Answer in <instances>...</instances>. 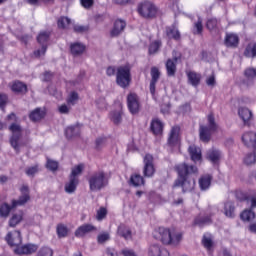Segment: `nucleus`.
I'll return each instance as SVG.
<instances>
[{
    "label": "nucleus",
    "mask_w": 256,
    "mask_h": 256,
    "mask_svg": "<svg viewBox=\"0 0 256 256\" xmlns=\"http://www.w3.org/2000/svg\"><path fill=\"white\" fill-rule=\"evenodd\" d=\"M178 178L174 181L173 188L182 187V193H189L195 189V180L189 179L191 175H197L199 169L195 165L181 163L174 167Z\"/></svg>",
    "instance_id": "f257e3e1"
},
{
    "label": "nucleus",
    "mask_w": 256,
    "mask_h": 256,
    "mask_svg": "<svg viewBox=\"0 0 256 256\" xmlns=\"http://www.w3.org/2000/svg\"><path fill=\"white\" fill-rule=\"evenodd\" d=\"M90 191H101L109 185L107 173L103 170L94 172L88 179Z\"/></svg>",
    "instance_id": "f03ea898"
},
{
    "label": "nucleus",
    "mask_w": 256,
    "mask_h": 256,
    "mask_svg": "<svg viewBox=\"0 0 256 256\" xmlns=\"http://www.w3.org/2000/svg\"><path fill=\"white\" fill-rule=\"evenodd\" d=\"M116 83L122 89H127L131 85V68L129 66H120L117 68Z\"/></svg>",
    "instance_id": "7ed1b4c3"
},
{
    "label": "nucleus",
    "mask_w": 256,
    "mask_h": 256,
    "mask_svg": "<svg viewBox=\"0 0 256 256\" xmlns=\"http://www.w3.org/2000/svg\"><path fill=\"white\" fill-rule=\"evenodd\" d=\"M137 11L143 19H155L157 17V6L151 1H144L138 4Z\"/></svg>",
    "instance_id": "20e7f679"
},
{
    "label": "nucleus",
    "mask_w": 256,
    "mask_h": 256,
    "mask_svg": "<svg viewBox=\"0 0 256 256\" xmlns=\"http://www.w3.org/2000/svg\"><path fill=\"white\" fill-rule=\"evenodd\" d=\"M9 131L12 133V136L10 137V145L14 151L19 154L21 152L19 141H21V133L23 129L21 128V125L13 123L9 126Z\"/></svg>",
    "instance_id": "39448f33"
},
{
    "label": "nucleus",
    "mask_w": 256,
    "mask_h": 256,
    "mask_svg": "<svg viewBox=\"0 0 256 256\" xmlns=\"http://www.w3.org/2000/svg\"><path fill=\"white\" fill-rule=\"evenodd\" d=\"M51 37V32L42 31L37 36V42L41 45V48L34 51L35 57H41L47 53V43H49V38Z\"/></svg>",
    "instance_id": "423d86ee"
},
{
    "label": "nucleus",
    "mask_w": 256,
    "mask_h": 256,
    "mask_svg": "<svg viewBox=\"0 0 256 256\" xmlns=\"http://www.w3.org/2000/svg\"><path fill=\"white\" fill-rule=\"evenodd\" d=\"M154 237L158 241H161L163 245H171L173 242V233H171V230L165 227H159L154 232Z\"/></svg>",
    "instance_id": "0eeeda50"
},
{
    "label": "nucleus",
    "mask_w": 256,
    "mask_h": 256,
    "mask_svg": "<svg viewBox=\"0 0 256 256\" xmlns=\"http://www.w3.org/2000/svg\"><path fill=\"white\" fill-rule=\"evenodd\" d=\"M143 175L144 177H153L155 175V159L153 155L146 154L143 159Z\"/></svg>",
    "instance_id": "6e6552de"
},
{
    "label": "nucleus",
    "mask_w": 256,
    "mask_h": 256,
    "mask_svg": "<svg viewBox=\"0 0 256 256\" xmlns=\"http://www.w3.org/2000/svg\"><path fill=\"white\" fill-rule=\"evenodd\" d=\"M21 195L17 200H12V207H23L26 203L31 201V194L29 192V186L23 185L20 188Z\"/></svg>",
    "instance_id": "1a4fd4ad"
},
{
    "label": "nucleus",
    "mask_w": 256,
    "mask_h": 256,
    "mask_svg": "<svg viewBox=\"0 0 256 256\" xmlns=\"http://www.w3.org/2000/svg\"><path fill=\"white\" fill-rule=\"evenodd\" d=\"M127 106L131 115H137L141 110V104L139 103V96L135 93H130L127 96Z\"/></svg>",
    "instance_id": "9d476101"
},
{
    "label": "nucleus",
    "mask_w": 256,
    "mask_h": 256,
    "mask_svg": "<svg viewBox=\"0 0 256 256\" xmlns=\"http://www.w3.org/2000/svg\"><path fill=\"white\" fill-rule=\"evenodd\" d=\"M5 241L10 247H19L23 243V237H21V231L15 230L14 232H8L5 236Z\"/></svg>",
    "instance_id": "9b49d317"
},
{
    "label": "nucleus",
    "mask_w": 256,
    "mask_h": 256,
    "mask_svg": "<svg viewBox=\"0 0 256 256\" xmlns=\"http://www.w3.org/2000/svg\"><path fill=\"white\" fill-rule=\"evenodd\" d=\"M39 249L37 244H25L14 249L16 255H33Z\"/></svg>",
    "instance_id": "f8f14e48"
},
{
    "label": "nucleus",
    "mask_w": 256,
    "mask_h": 256,
    "mask_svg": "<svg viewBox=\"0 0 256 256\" xmlns=\"http://www.w3.org/2000/svg\"><path fill=\"white\" fill-rule=\"evenodd\" d=\"M127 22L123 19H116L110 31V37H119L125 31Z\"/></svg>",
    "instance_id": "ddd939ff"
},
{
    "label": "nucleus",
    "mask_w": 256,
    "mask_h": 256,
    "mask_svg": "<svg viewBox=\"0 0 256 256\" xmlns=\"http://www.w3.org/2000/svg\"><path fill=\"white\" fill-rule=\"evenodd\" d=\"M177 61H179V57L174 56L173 58H169L166 63V73L167 77H175L177 74Z\"/></svg>",
    "instance_id": "4468645a"
},
{
    "label": "nucleus",
    "mask_w": 256,
    "mask_h": 256,
    "mask_svg": "<svg viewBox=\"0 0 256 256\" xmlns=\"http://www.w3.org/2000/svg\"><path fill=\"white\" fill-rule=\"evenodd\" d=\"M165 33L168 39H173L174 41H181V32H179L177 24L166 26Z\"/></svg>",
    "instance_id": "2eb2a0df"
},
{
    "label": "nucleus",
    "mask_w": 256,
    "mask_h": 256,
    "mask_svg": "<svg viewBox=\"0 0 256 256\" xmlns=\"http://www.w3.org/2000/svg\"><path fill=\"white\" fill-rule=\"evenodd\" d=\"M181 128L179 126H174L170 130V134L168 137V145L170 147H175V145H179V133Z\"/></svg>",
    "instance_id": "dca6fc26"
},
{
    "label": "nucleus",
    "mask_w": 256,
    "mask_h": 256,
    "mask_svg": "<svg viewBox=\"0 0 256 256\" xmlns=\"http://www.w3.org/2000/svg\"><path fill=\"white\" fill-rule=\"evenodd\" d=\"M213 133H215V130L207 126L200 125L199 137L200 141H202L203 143H209V141H211V135H213Z\"/></svg>",
    "instance_id": "f3484780"
},
{
    "label": "nucleus",
    "mask_w": 256,
    "mask_h": 256,
    "mask_svg": "<svg viewBox=\"0 0 256 256\" xmlns=\"http://www.w3.org/2000/svg\"><path fill=\"white\" fill-rule=\"evenodd\" d=\"M11 89L16 95H27L29 92L27 84L19 80H16L12 83Z\"/></svg>",
    "instance_id": "a211bd4d"
},
{
    "label": "nucleus",
    "mask_w": 256,
    "mask_h": 256,
    "mask_svg": "<svg viewBox=\"0 0 256 256\" xmlns=\"http://www.w3.org/2000/svg\"><path fill=\"white\" fill-rule=\"evenodd\" d=\"M45 115H47L45 109L36 108L29 113V119L32 123H39V121L45 119Z\"/></svg>",
    "instance_id": "6ab92c4d"
},
{
    "label": "nucleus",
    "mask_w": 256,
    "mask_h": 256,
    "mask_svg": "<svg viewBox=\"0 0 256 256\" xmlns=\"http://www.w3.org/2000/svg\"><path fill=\"white\" fill-rule=\"evenodd\" d=\"M87 47L81 42H74L70 44V53L73 57H81L85 53Z\"/></svg>",
    "instance_id": "aec40b11"
},
{
    "label": "nucleus",
    "mask_w": 256,
    "mask_h": 256,
    "mask_svg": "<svg viewBox=\"0 0 256 256\" xmlns=\"http://www.w3.org/2000/svg\"><path fill=\"white\" fill-rule=\"evenodd\" d=\"M242 141L246 147H252L256 150V133L255 132H246L242 135Z\"/></svg>",
    "instance_id": "412c9836"
},
{
    "label": "nucleus",
    "mask_w": 256,
    "mask_h": 256,
    "mask_svg": "<svg viewBox=\"0 0 256 256\" xmlns=\"http://www.w3.org/2000/svg\"><path fill=\"white\" fill-rule=\"evenodd\" d=\"M117 233L119 237H122L126 241L133 239V232L131 231V228L125 224H120L118 226Z\"/></svg>",
    "instance_id": "4be33fe9"
},
{
    "label": "nucleus",
    "mask_w": 256,
    "mask_h": 256,
    "mask_svg": "<svg viewBox=\"0 0 256 256\" xmlns=\"http://www.w3.org/2000/svg\"><path fill=\"white\" fill-rule=\"evenodd\" d=\"M148 253L150 256H169V251L167 249L161 248L159 244H152Z\"/></svg>",
    "instance_id": "5701e85b"
},
{
    "label": "nucleus",
    "mask_w": 256,
    "mask_h": 256,
    "mask_svg": "<svg viewBox=\"0 0 256 256\" xmlns=\"http://www.w3.org/2000/svg\"><path fill=\"white\" fill-rule=\"evenodd\" d=\"M163 122L159 118H155L150 123V130L153 135H163Z\"/></svg>",
    "instance_id": "b1692460"
},
{
    "label": "nucleus",
    "mask_w": 256,
    "mask_h": 256,
    "mask_svg": "<svg viewBox=\"0 0 256 256\" xmlns=\"http://www.w3.org/2000/svg\"><path fill=\"white\" fill-rule=\"evenodd\" d=\"M211 217H213L212 213H210L209 216H197L194 219L193 225L197 227H205V225H211V223H213Z\"/></svg>",
    "instance_id": "393cba45"
},
{
    "label": "nucleus",
    "mask_w": 256,
    "mask_h": 256,
    "mask_svg": "<svg viewBox=\"0 0 256 256\" xmlns=\"http://www.w3.org/2000/svg\"><path fill=\"white\" fill-rule=\"evenodd\" d=\"M92 231H96L95 226L91 224H84L77 228L75 231V237H85L87 233H91Z\"/></svg>",
    "instance_id": "a878e982"
},
{
    "label": "nucleus",
    "mask_w": 256,
    "mask_h": 256,
    "mask_svg": "<svg viewBox=\"0 0 256 256\" xmlns=\"http://www.w3.org/2000/svg\"><path fill=\"white\" fill-rule=\"evenodd\" d=\"M188 153L190 155L191 161L194 163H197V161H201L202 155H201V149L198 148L195 145L189 146Z\"/></svg>",
    "instance_id": "bb28decb"
},
{
    "label": "nucleus",
    "mask_w": 256,
    "mask_h": 256,
    "mask_svg": "<svg viewBox=\"0 0 256 256\" xmlns=\"http://www.w3.org/2000/svg\"><path fill=\"white\" fill-rule=\"evenodd\" d=\"M187 78H188V83L192 85V87H199L201 84V74L194 72V71H189L187 72Z\"/></svg>",
    "instance_id": "cd10ccee"
},
{
    "label": "nucleus",
    "mask_w": 256,
    "mask_h": 256,
    "mask_svg": "<svg viewBox=\"0 0 256 256\" xmlns=\"http://www.w3.org/2000/svg\"><path fill=\"white\" fill-rule=\"evenodd\" d=\"M224 45L235 49L239 45V36L236 34H226Z\"/></svg>",
    "instance_id": "c85d7f7f"
},
{
    "label": "nucleus",
    "mask_w": 256,
    "mask_h": 256,
    "mask_svg": "<svg viewBox=\"0 0 256 256\" xmlns=\"http://www.w3.org/2000/svg\"><path fill=\"white\" fill-rule=\"evenodd\" d=\"M238 115L242 118L244 125H249V121L253 119V112L248 108H239Z\"/></svg>",
    "instance_id": "c756f323"
},
{
    "label": "nucleus",
    "mask_w": 256,
    "mask_h": 256,
    "mask_svg": "<svg viewBox=\"0 0 256 256\" xmlns=\"http://www.w3.org/2000/svg\"><path fill=\"white\" fill-rule=\"evenodd\" d=\"M77 185H79V179L69 177V181L64 186L65 192L69 194L75 193Z\"/></svg>",
    "instance_id": "7c9ffc66"
},
{
    "label": "nucleus",
    "mask_w": 256,
    "mask_h": 256,
    "mask_svg": "<svg viewBox=\"0 0 256 256\" xmlns=\"http://www.w3.org/2000/svg\"><path fill=\"white\" fill-rule=\"evenodd\" d=\"M207 159H209L214 165H217V163L221 161V152L217 149H211L208 151Z\"/></svg>",
    "instance_id": "2f4dec72"
},
{
    "label": "nucleus",
    "mask_w": 256,
    "mask_h": 256,
    "mask_svg": "<svg viewBox=\"0 0 256 256\" xmlns=\"http://www.w3.org/2000/svg\"><path fill=\"white\" fill-rule=\"evenodd\" d=\"M81 133V128L79 126H70L65 130V135L68 139H73V137H79Z\"/></svg>",
    "instance_id": "473e14b6"
},
{
    "label": "nucleus",
    "mask_w": 256,
    "mask_h": 256,
    "mask_svg": "<svg viewBox=\"0 0 256 256\" xmlns=\"http://www.w3.org/2000/svg\"><path fill=\"white\" fill-rule=\"evenodd\" d=\"M212 179H213V177H211V175L202 176L199 179V186H200L201 191H207V189H209V187H211Z\"/></svg>",
    "instance_id": "72a5a7b5"
},
{
    "label": "nucleus",
    "mask_w": 256,
    "mask_h": 256,
    "mask_svg": "<svg viewBox=\"0 0 256 256\" xmlns=\"http://www.w3.org/2000/svg\"><path fill=\"white\" fill-rule=\"evenodd\" d=\"M130 185L133 187H141V185H145V179L141 174H133L130 177Z\"/></svg>",
    "instance_id": "f704fd0d"
},
{
    "label": "nucleus",
    "mask_w": 256,
    "mask_h": 256,
    "mask_svg": "<svg viewBox=\"0 0 256 256\" xmlns=\"http://www.w3.org/2000/svg\"><path fill=\"white\" fill-rule=\"evenodd\" d=\"M255 217H256L255 211H253L252 209H246L240 214V219L248 223H251V221H254Z\"/></svg>",
    "instance_id": "c9c22d12"
},
{
    "label": "nucleus",
    "mask_w": 256,
    "mask_h": 256,
    "mask_svg": "<svg viewBox=\"0 0 256 256\" xmlns=\"http://www.w3.org/2000/svg\"><path fill=\"white\" fill-rule=\"evenodd\" d=\"M85 169V164H78L72 168L69 175L71 179H79L80 175H83V170Z\"/></svg>",
    "instance_id": "e433bc0d"
},
{
    "label": "nucleus",
    "mask_w": 256,
    "mask_h": 256,
    "mask_svg": "<svg viewBox=\"0 0 256 256\" xmlns=\"http://www.w3.org/2000/svg\"><path fill=\"white\" fill-rule=\"evenodd\" d=\"M16 207H13V204L11 206L8 203H3L0 205V217H3L4 219H7L9 217V214L13 209Z\"/></svg>",
    "instance_id": "4c0bfd02"
},
{
    "label": "nucleus",
    "mask_w": 256,
    "mask_h": 256,
    "mask_svg": "<svg viewBox=\"0 0 256 256\" xmlns=\"http://www.w3.org/2000/svg\"><path fill=\"white\" fill-rule=\"evenodd\" d=\"M224 215L233 219L235 217V204L233 202H226L224 204Z\"/></svg>",
    "instance_id": "58836bf2"
},
{
    "label": "nucleus",
    "mask_w": 256,
    "mask_h": 256,
    "mask_svg": "<svg viewBox=\"0 0 256 256\" xmlns=\"http://www.w3.org/2000/svg\"><path fill=\"white\" fill-rule=\"evenodd\" d=\"M71 25V20L67 16H61L57 20L58 29H69Z\"/></svg>",
    "instance_id": "ea45409f"
},
{
    "label": "nucleus",
    "mask_w": 256,
    "mask_h": 256,
    "mask_svg": "<svg viewBox=\"0 0 256 256\" xmlns=\"http://www.w3.org/2000/svg\"><path fill=\"white\" fill-rule=\"evenodd\" d=\"M202 245L205 247V249H210L213 248V236L211 234H204L202 238Z\"/></svg>",
    "instance_id": "a19ab883"
},
{
    "label": "nucleus",
    "mask_w": 256,
    "mask_h": 256,
    "mask_svg": "<svg viewBox=\"0 0 256 256\" xmlns=\"http://www.w3.org/2000/svg\"><path fill=\"white\" fill-rule=\"evenodd\" d=\"M206 29L217 31L219 29V20L217 18H209L206 22Z\"/></svg>",
    "instance_id": "79ce46f5"
},
{
    "label": "nucleus",
    "mask_w": 256,
    "mask_h": 256,
    "mask_svg": "<svg viewBox=\"0 0 256 256\" xmlns=\"http://www.w3.org/2000/svg\"><path fill=\"white\" fill-rule=\"evenodd\" d=\"M23 221L22 214H14L9 220V227H17Z\"/></svg>",
    "instance_id": "37998d69"
},
{
    "label": "nucleus",
    "mask_w": 256,
    "mask_h": 256,
    "mask_svg": "<svg viewBox=\"0 0 256 256\" xmlns=\"http://www.w3.org/2000/svg\"><path fill=\"white\" fill-rule=\"evenodd\" d=\"M36 256H53V249L49 246L41 247Z\"/></svg>",
    "instance_id": "c03bdc74"
},
{
    "label": "nucleus",
    "mask_w": 256,
    "mask_h": 256,
    "mask_svg": "<svg viewBox=\"0 0 256 256\" xmlns=\"http://www.w3.org/2000/svg\"><path fill=\"white\" fill-rule=\"evenodd\" d=\"M245 165H255L256 164V152L248 153L244 158Z\"/></svg>",
    "instance_id": "a18cd8bd"
},
{
    "label": "nucleus",
    "mask_w": 256,
    "mask_h": 256,
    "mask_svg": "<svg viewBox=\"0 0 256 256\" xmlns=\"http://www.w3.org/2000/svg\"><path fill=\"white\" fill-rule=\"evenodd\" d=\"M151 82L157 83V81H159V78L161 77V72L159 71V68L157 67H152L151 68Z\"/></svg>",
    "instance_id": "49530a36"
},
{
    "label": "nucleus",
    "mask_w": 256,
    "mask_h": 256,
    "mask_svg": "<svg viewBox=\"0 0 256 256\" xmlns=\"http://www.w3.org/2000/svg\"><path fill=\"white\" fill-rule=\"evenodd\" d=\"M245 57H256V44L253 46L248 45L244 51Z\"/></svg>",
    "instance_id": "de8ad7c7"
},
{
    "label": "nucleus",
    "mask_w": 256,
    "mask_h": 256,
    "mask_svg": "<svg viewBox=\"0 0 256 256\" xmlns=\"http://www.w3.org/2000/svg\"><path fill=\"white\" fill-rule=\"evenodd\" d=\"M122 115H123V112L121 111L112 112L111 121H113L114 125H119V123H121V121L123 120Z\"/></svg>",
    "instance_id": "09e8293b"
},
{
    "label": "nucleus",
    "mask_w": 256,
    "mask_h": 256,
    "mask_svg": "<svg viewBox=\"0 0 256 256\" xmlns=\"http://www.w3.org/2000/svg\"><path fill=\"white\" fill-rule=\"evenodd\" d=\"M73 31H74V33L83 35V33H87L89 31V26L76 24L73 26Z\"/></svg>",
    "instance_id": "8fccbe9b"
},
{
    "label": "nucleus",
    "mask_w": 256,
    "mask_h": 256,
    "mask_svg": "<svg viewBox=\"0 0 256 256\" xmlns=\"http://www.w3.org/2000/svg\"><path fill=\"white\" fill-rule=\"evenodd\" d=\"M194 35H201L203 33V20L201 18L198 19V21L194 24Z\"/></svg>",
    "instance_id": "3c124183"
},
{
    "label": "nucleus",
    "mask_w": 256,
    "mask_h": 256,
    "mask_svg": "<svg viewBox=\"0 0 256 256\" xmlns=\"http://www.w3.org/2000/svg\"><path fill=\"white\" fill-rule=\"evenodd\" d=\"M208 128L214 130V131H217V122H215V115H213V113H210L208 115Z\"/></svg>",
    "instance_id": "603ef678"
},
{
    "label": "nucleus",
    "mask_w": 256,
    "mask_h": 256,
    "mask_svg": "<svg viewBox=\"0 0 256 256\" xmlns=\"http://www.w3.org/2000/svg\"><path fill=\"white\" fill-rule=\"evenodd\" d=\"M68 229L67 226L63 225V224H58L57 226V235L58 237H67V233H68Z\"/></svg>",
    "instance_id": "864d4df0"
},
{
    "label": "nucleus",
    "mask_w": 256,
    "mask_h": 256,
    "mask_svg": "<svg viewBox=\"0 0 256 256\" xmlns=\"http://www.w3.org/2000/svg\"><path fill=\"white\" fill-rule=\"evenodd\" d=\"M160 47L161 43L159 41H154L153 43H151L149 46V55H155V53L159 51Z\"/></svg>",
    "instance_id": "5fc2aeb1"
},
{
    "label": "nucleus",
    "mask_w": 256,
    "mask_h": 256,
    "mask_svg": "<svg viewBox=\"0 0 256 256\" xmlns=\"http://www.w3.org/2000/svg\"><path fill=\"white\" fill-rule=\"evenodd\" d=\"M111 239V236L108 232H103L97 236V241L100 245H103V243H107Z\"/></svg>",
    "instance_id": "6e6d98bb"
},
{
    "label": "nucleus",
    "mask_w": 256,
    "mask_h": 256,
    "mask_svg": "<svg viewBox=\"0 0 256 256\" xmlns=\"http://www.w3.org/2000/svg\"><path fill=\"white\" fill-rule=\"evenodd\" d=\"M46 167L47 169H49V171H57V169H59V162L48 159L46 163Z\"/></svg>",
    "instance_id": "4d7b16f0"
},
{
    "label": "nucleus",
    "mask_w": 256,
    "mask_h": 256,
    "mask_svg": "<svg viewBox=\"0 0 256 256\" xmlns=\"http://www.w3.org/2000/svg\"><path fill=\"white\" fill-rule=\"evenodd\" d=\"M25 173L28 177H35L36 173H39V165L28 167Z\"/></svg>",
    "instance_id": "13d9d810"
},
{
    "label": "nucleus",
    "mask_w": 256,
    "mask_h": 256,
    "mask_svg": "<svg viewBox=\"0 0 256 256\" xmlns=\"http://www.w3.org/2000/svg\"><path fill=\"white\" fill-rule=\"evenodd\" d=\"M241 201H251L250 209L252 210L255 209L256 207V195H253V196L244 195L241 198Z\"/></svg>",
    "instance_id": "bf43d9fd"
},
{
    "label": "nucleus",
    "mask_w": 256,
    "mask_h": 256,
    "mask_svg": "<svg viewBox=\"0 0 256 256\" xmlns=\"http://www.w3.org/2000/svg\"><path fill=\"white\" fill-rule=\"evenodd\" d=\"M105 143H107V138L106 137L97 138L96 141H95L97 151L103 149V147H105Z\"/></svg>",
    "instance_id": "052dcab7"
},
{
    "label": "nucleus",
    "mask_w": 256,
    "mask_h": 256,
    "mask_svg": "<svg viewBox=\"0 0 256 256\" xmlns=\"http://www.w3.org/2000/svg\"><path fill=\"white\" fill-rule=\"evenodd\" d=\"M160 111L163 115H168L169 111H171V102L162 103L160 105Z\"/></svg>",
    "instance_id": "680f3d73"
},
{
    "label": "nucleus",
    "mask_w": 256,
    "mask_h": 256,
    "mask_svg": "<svg viewBox=\"0 0 256 256\" xmlns=\"http://www.w3.org/2000/svg\"><path fill=\"white\" fill-rule=\"evenodd\" d=\"M105 217H107V209L104 207H101L98 211H97V216L96 219L98 221H103V219H105Z\"/></svg>",
    "instance_id": "e2e57ef3"
},
{
    "label": "nucleus",
    "mask_w": 256,
    "mask_h": 256,
    "mask_svg": "<svg viewBox=\"0 0 256 256\" xmlns=\"http://www.w3.org/2000/svg\"><path fill=\"white\" fill-rule=\"evenodd\" d=\"M9 101V97L7 94H0V109L5 110L7 107V103Z\"/></svg>",
    "instance_id": "0e129e2a"
},
{
    "label": "nucleus",
    "mask_w": 256,
    "mask_h": 256,
    "mask_svg": "<svg viewBox=\"0 0 256 256\" xmlns=\"http://www.w3.org/2000/svg\"><path fill=\"white\" fill-rule=\"evenodd\" d=\"M79 99V94L77 92H72L67 100V103H69L70 105H75V101H77Z\"/></svg>",
    "instance_id": "69168bd1"
},
{
    "label": "nucleus",
    "mask_w": 256,
    "mask_h": 256,
    "mask_svg": "<svg viewBox=\"0 0 256 256\" xmlns=\"http://www.w3.org/2000/svg\"><path fill=\"white\" fill-rule=\"evenodd\" d=\"M181 239H183V234L178 233L176 235L173 236L172 234V242L170 243V245H179Z\"/></svg>",
    "instance_id": "338daca9"
},
{
    "label": "nucleus",
    "mask_w": 256,
    "mask_h": 256,
    "mask_svg": "<svg viewBox=\"0 0 256 256\" xmlns=\"http://www.w3.org/2000/svg\"><path fill=\"white\" fill-rule=\"evenodd\" d=\"M244 75L248 78L256 77V69L255 68H248L245 70Z\"/></svg>",
    "instance_id": "774afa93"
}]
</instances>
